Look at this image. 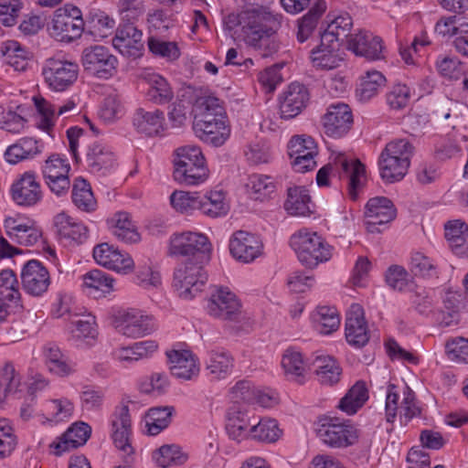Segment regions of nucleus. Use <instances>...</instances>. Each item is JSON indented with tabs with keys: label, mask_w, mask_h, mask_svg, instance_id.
Listing matches in <instances>:
<instances>
[{
	"label": "nucleus",
	"mask_w": 468,
	"mask_h": 468,
	"mask_svg": "<svg viewBox=\"0 0 468 468\" xmlns=\"http://www.w3.org/2000/svg\"><path fill=\"white\" fill-rule=\"evenodd\" d=\"M174 179L179 184L197 186L208 177V168L201 149L196 145H185L175 150Z\"/></svg>",
	"instance_id": "obj_1"
},
{
	"label": "nucleus",
	"mask_w": 468,
	"mask_h": 468,
	"mask_svg": "<svg viewBox=\"0 0 468 468\" xmlns=\"http://www.w3.org/2000/svg\"><path fill=\"white\" fill-rule=\"evenodd\" d=\"M414 153L413 145L406 139H397L387 144L378 158L382 180L391 184L406 176Z\"/></svg>",
	"instance_id": "obj_2"
},
{
	"label": "nucleus",
	"mask_w": 468,
	"mask_h": 468,
	"mask_svg": "<svg viewBox=\"0 0 468 468\" xmlns=\"http://www.w3.org/2000/svg\"><path fill=\"white\" fill-rule=\"evenodd\" d=\"M290 244L300 262L311 269L332 258L333 247L317 232L307 229L294 233L291 237Z\"/></svg>",
	"instance_id": "obj_3"
},
{
	"label": "nucleus",
	"mask_w": 468,
	"mask_h": 468,
	"mask_svg": "<svg viewBox=\"0 0 468 468\" xmlns=\"http://www.w3.org/2000/svg\"><path fill=\"white\" fill-rule=\"evenodd\" d=\"M83 30L82 14L77 6L65 5L54 12L50 34L58 41L70 43L80 38Z\"/></svg>",
	"instance_id": "obj_4"
},
{
	"label": "nucleus",
	"mask_w": 468,
	"mask_h": 468,
	"mask_svg": "<svg viewBox=\"0 0 468 468\" xmlns=\"http://www.w3.org/2000/svg\"><path fill=\"white\" fill-rule=\"evenodd\" d=\"M203 262L186 261L174 272L173 285L182 299L190 300L202 291L207 281V274L203 269Z\"/></svg>",
	"instance_id": "obj_5"
},
{
	"label": "nucleus",
	"mask_w": 468,
	"mask_h": 468,
	"mask_svg": "<svg viewBox=\"0 0 468 468\" xmlns=\"http://www.w3.org/2000/svg\"><path fill=\"white\" fill-rule=\"evenodd\" d=\"M42 76L44 82L51 90L62 92L78 80L79 66L69 60L51 58L44 63Z\"/></svg>",
	"instance_id": "obj_6"
},
{
	"label": "nucleus",
	"mask_w": 468,
	"mask_h": 468,
	"mask_svg": "<svg viewBox=\"0 0 468 468\" xmlns=\"http://www.w3.org/2000/svg\"><path fill=\"white\" fill-rule=\"evenodd\" d=\"M317 436L330 447L345 448L357 441L358 431L350 420L341 421L337 418H327L319 425Z\"/></svg>",
	"instance_id": "obj_7"
},
{
	"label": "nucleus",
	"mask_w": 468,
	"mask_h": 468,
	"mask_svg": "<svg viewBox=\"0 0 468 468\" xmlns=\"http://www.w3.org/2000/svg\"><path fill=\"white\" fill-rule=\"evenodd\" d=\"M81 61L84 70L99 79L107 80L117 72V58L104 46L95 45L85 48Z\"/></svg>",
	"instance_id": "obj_8"
},
{
	"label": "nucleus",
	"mask_w": 468,
	"mask_h": 468,
	"mask_svg": "<svg viewBox=\"0 0 468 468\" xmlns=\"http://www.w3.org/2000/svg\"><path fill=\"white\" fill-rule=\"evenodd\" d=\"M210 250L208 239L201 233L185 232L170 239L171 255L192 256L196 261L204 262L209 260Z\"/></svg>",
	"instance_id": "obj_9"
},
{
	"label": "nucleus",
	"mask_w": 468,
	"mask_h": 468,
	"mask_svg": "<svg viewBox=\"0 0 468 468\" xmlns=\"http://www.w3.org/2000/svg\"><path fill=\"white\" fill-rule=\"evenodd\" d=\"M114 326L120 334L133 338L149 335L155 329L153 317L135 309L119 312Z\"/></svg>",
	"instance_id": "obj_10"
},
{
	"label": "nucleus",
	"mask_w": 468,
	"mask_h": 468,
	"mask_svg": "<svg viewBox=\"0 0 468 468\" xmlns=\"http://www.w3.org/2000/svg\"><path fill=\"white\" fill-rule=\"evenodd\" d=\"M259 18L258 23L253 25V28L244 35L243 40L260 54L268 40H271L281 27L282 16L280 14H272L265 8Z\"/></svg>",
	"instance_id": "obj_11"
},
{
	"label": "nucleus",
	"mask_w": 468,
	"mask_h": 468,
	"mask_svg": "<svg viewBox=\"0 0 468 468\" xmlns=\"http://www.w3.org/2000/svg\"><path fill=\"white\" fill-rule=\"evenodd\" d=\"M210 315L223 320L239 322L242 318L241 305L236 295L228 288H218L207 303Z\"/></svg>",
	"instance_id": "obj_12"
},
{
	"label": "nucleus",
	"mask_w": 468,
	"mask_h": 468,
	"mask_svg": "<svg viewBox=\"0 0 468 468\" xmlns=\"http://www.w3.org/2000/svg\"><path fill=\"white\" fill-rule=\"evenodd\" d=\"M397 210L390 199L385 197L370 198L365 207V224L370 233L382 231L385 226L396 218Z\"/></svg>",
	"instance_id": "obj_13"
},
{
	"label": "nucleus",
	"mask_w": 468,
	"mask_h": 468,
	"mask_svg": "<svg viewBox=\"0 0 468 468\" xmlns=\"http://www.w3.org/2000/svg\"><path fill=\"white\" fill-rule=\"evenodd\" d=\"M10 193L13 201L25 207L36 206L43 198L40 183L30 171L25 172L14 181Z\"/></svg>",
	"instance_id": "obj_14"
},
{
	"label": "nucleus",
	"mask_w": 468,
	"mask_h": 468,
	"mask_svg": "<svg viewBox=\"0 0 468 468\" xmlns=\"http://www.w3.org/2000/svg\"><path fill=\"white\" fill-rule=\"evenodd\" d=\"M257 415L241 405L231 406L227 413L226 431L229 437L237 441L250 439Z\"/></svg>",
	"instance_id": "obj_15"
},
{
	"label": "nucleus",
	"mask_w": 468,
	"mask_h": 468,
	"mask_svg": "<svg viewBox=\"0 0 468 468\" xmlns=\"http://www.w3.org/2000/svg\"><path fill=\"white\" fill-rule=\"evenodd\" d=\"M353 123V115L349 106L343 102L331 104L322 117L324 132L333 138L346 135Z\"/></svg>",
	"instance_id": "obj_16"
},
{
	"label": "nucleus",
	"mask_w": 468,
	"mask_h": 468,
	"mask_svg": "<svg viewBox=\"0 0 468 468\" xmlns=\"http://www.w3.org/2000/svg\"><path fill=\"white\" fill-rule=\"evenodd\" d=\"M112 438L117 449L131 455L133 449L130 443L132 432L131 418L127 405L117 406L112 415Z\"/></svg>",
	"instance_id": "obj_17"
},
{
	"label": "nucleus",
	"mask_w": 468,
	"mask_h": 468,
	"mask_svg": "<svg viewBox=\"0 0 468 468\" xmlns=\"http://www.w3.org/2000/svg\"><path fill=\"white\" fill-rule=\"evenodd\" d=\"M364 314V309L358 303L352 304L346 312V338L348 344L355 347H362L369 340L367 324Z\"/></svg>",
	"instance_id": "obj_18"
},
{
	"label": "nucleus",
	"mask_w": 468,
	"mask_h": 468,
	"mask_svg": "<svg viewBox=\"0 0 468 468\" xmlns=\"http://www.w3.org/2000/svg\"><path fill=\"white\" fill-rule=\"evenodd\" d=\"M262 242L254 234L239 230L229 241V250L232 256L239 261L249 263L261 254Z\"/></svg>",
	"instance_id": "obj_19"
},
{
	"label": "nucleus",
	"mask_w": 468,
	"mask_h": 468,
	"mask_svg": "<svg viewBox=\"0 0 468 468\" xmlns=\"http://www.w3.org/2000/svg\"><path fill=\"white\" fill-rule=\"evenodd\" d=\"M309 101L307 88L300 83H292L280 95V112L282 119H292L299 115Z\"/></svg>",
	"instance_id": "obj_20"
},
{
	"label": "nucleus",
	"mask_w": 468,
	"mask_h": 468,
	"mask_svg": "<svg viewBox=\"0 0 468 468\" xmlns=\"http://www.w3.org/2000/svg\"><path fill=\"white\" fill-rule=\"evenodd\" d=\"M171 374L183 380H192L199 374L197 357L189 350H170L166 352Z\"/></svg>",
	"instance_id": "obj_21"
},
{
	"label": "nucleus",
	"mask_w": 468,
	"mask_h": 468,
	"mask_svg": "<svg viewBox=\"0 0 468 468\" xmlns=\"http://www.w3.org/2000/svg\"><path fill=\"white\" fill-rule=\"evenodd\" d=\"M23 287L31 295H41L49 285V274L42 263L31 260L26 263L21 272Z\"/></svg>",
	"instance_id": "obj_22"
},
{
	"label": "nucleus",
	"mask_w": 468,
	"mask_h": 468,
	"mask_svg": "<svg viewBox=\"0 0 468 468\" xmlns=\"http://www.w3.org/2000/svg\"><path fill=\"white\" fill-rule=\"evenodd\" d=\"M348 48L356 56H361L368 60H379L384 58V47L381 37L374 36L368 31H360L348 39Z\"/></svg>",
	"instance_id": "obj_23"
},
{
	"label": "nucleus",
	"mask_w": 468,
	"mask_h": 468,
	"mask_svg": "<svg viewBox=\"0 0 468 468\" xmlns=\"http://www.w3.org/2000/svg\"><path fill=\"white\" fill-rule=\"evenodd\" d=\"M90 433V425L85 422H76L58 438V441H53L50 447L55 450V455L59 456L65 452L84 445Z\"/></svg>",
	"instance_id": "obj_24"
},
{
	"label": "nucleus",
	"mask_w": 468,
	"mask_h": 468,
	"mask_svg": "<svg viewBox=\"0 0 468 468\" xmlns=\"http://www.w3.org/2000/svg\"><path fill=\"white\" fill-rule=\"evenodd\" d=\"M335 165H339L348 177L347 191L352 200H356L358 192L366 179V167L359 160H348L345 154H340L335 158Z\"/></svg>",
	"instance_id": "obj_25"
},
{
	"label": "nucleus",
	"mask_w": 468,
	"mask_h": 468,
	"mask_svg": "<svg viewBox=\"0 0 468 468\" xmlns=\"http://www.w3.org/2000/svg\"><path fill=\"white\" fill-rule=\"evenodd\" d=\"M133 125L136 131L146 136L160 135L165 127V115L161 110L145 111L139 108L133 117Z\"/></svg>",
	"instance_id": "obj_26"
},
{
	"label": "nucleus",
	"mask_w": 468,
	"mask_h": 468,
	"mask_svg": "<svg viewBox=\"0 0 468 468\" xmlns=\"http://www.w3.org/2000/svg\"><path fill=\"white\" fill-rule=\"evenodd\" d=\"M85 162L90 172L104 175L114 166L115 156L106 145L94 143L87 150Z\"/></svg>",
	"instance_id": "obj_27"
},
{
	"label": "nucleus",
	"mask_w": 468,
	"mask_h": 468,
	"mask_svg": "<svg viewBox=\"0 0 468 468\" xmlns=\"http://www.w3.org/2000/svg\"><path fill=\"white\" fill-rule=\"evenodd\" d=\"M265 8L247 9L239 14H229L224 20V29L231 36L240 32V37L244 39V35H247L250 30L253 28V25L257 24L259 17Z\"/></svg>",
	"instance_id": "obj_28"
},
{
	"label": "nucleus",
	"mask_w": 468,
	"mask_h": 468,
	"mask_svg": "<svg viewBox=\"0 0 468 468\" xmlns=\"http://www.w3.org/2000/svg\"><path fill=\"white\" fill-rule=\"evenodd\" d=\"M142 77L149 85L147 90L149 101L156 104H165L173 100V89L163 76L155 72L145 71L143 73Z\"/></svg>",
	"instance_id": "obj_29"
},
{
	"label": "nucleus",
	"mask_w": 468,
	"mask_h": 468,
	"mask_svg": "<svg viewBox=\"0 0 468 468\" xmlns=\"http://www.w3.org/2000/svg\"><path fill=\"white\" fill-rule=\"evenodd\" d=\"M206 370L216 379H224L230 375L233 357L224 349L210 350L205 361Z\"/></svg>",
	"instance_id": "obj_30"
},
{
	"label": "nucleus",
	"mask_w": 468,
	"mask_h": 468,
	"mask_svg": "<svg viewBox=\"0 0 468 468\" xmlns=\"http://www.w3.org/2000/svg\"><path fill=\"white\" fill-rule=\"evenodd\" d=\"M54 227L61 239H70L77 243H82L88 238V229L84 225L62 212L54 218Z\"/></svg>",
	"instance_id": "obj_31"
},
{
	"label": "nucleus",
	"mask_w": 468,
	"mask_h": 468,
	"mask_svg": "<svg viewBox=\"0 0 468 468\" xmlns=\"http://www.w3.org/2000/svg\"><path fill=\"white\" fill-rule=\"evenodd\" d=\"M311 197L304 186H292L287 189L284 209L292 216H310Z\"/></svg>",
	"instance_id": "obj_32"
},
{
	"label": "nucleus",
	"mask_w": 468,
	"mask_h": 468,
	"mask_svg": "<svg viewBox=\"0 0 468 468\" xmlns=\"http://www.w3.org/2000/svg\"><path fill=\"white\" fill-rule=\"evenodd\" d=\"M325 10V1L316 0L307 14L298 20L297 39L299 42L303 43L308 39L315 29L319 19Z\"/></svg>",
	"instance_id": "obj_33"
},
{
	"label": "nucleus",
	"mask_w": 468,
	"mask_h": 468,
	"mask_svg": "<svg viewBox=\"0 0 468 468\" xmlns=\"http://www.w3.org/2000/svg\"><path fill=\"white\" fill-rule=\"evenodd\" d=\"M114 280L101 270H91L83 275V285L89 289V293H99L95 297L106 296L113 291Z\"/></svg>",
	"instance_id": "obj_34"
},
{
	"label": "nucleus",
	"mask_w": 468,
	"mask_h": 468,
	"mask_svg": "<svg viewBox=\"0 0 468 468\" xmlns=\"http://www.w3.org/2000/svg\"><path fill=\"white\" fill-rule=\"evenodd\" d=\"M39 153L37 141L26 137L10 145L5 153V158L9 164H17L24 159L32 158Z\"/></svg>",
	"instance_id": "obj_35"
},
{
	"label": "nucleus",
	"mask_w": 468,
	"mask_h": 468,
	"mask_svg": "<svg viewBox=\"0 0 468 468\" xmlns=\"http://www.w3.org/2000/svg\"><path fill=\"white\" fill-rule=\"evenodd\" d=\"M174 407H155L150 409L145 415V427L149 435H157L168 427L171 422Z\"/></svg>",
	"instance_id": "obj_36"
},
{
	"label": "nucleus",
	"mask_w": 468,
	"mask_h": 468,
	"mask_svg": "<svg viewBox=\"0 0 468 468\" xmlns=\"http://www.w3.org/2000/svg\"><path fill=\"white\" fill-rule=\"evenodd\" d=\"M72 201L74 205L85 212H92L96 209L97 202L91 191L90 184L83 178H76L72 186Z\"/></svg>",
	"instance_id": "obj_37"
},
{
	"label": "nucleus",
	"mask_w": 468,
	"mask_h": 468,
	"mask_svg": "<svg viewBox=\"0 0 468 468\" xmlns=\"http://www.w3.org/2000/svg\"><path fill=\"white\" fill-rule=\"evenodd\" d=\"M208 102L210 105L207 104V107H210L214 113L197 112L195 116L194 130H200L204 127L206 131V128H214L217 125L227 123V116L219 100H208Z\"/></svg>",
	"instance_id": "obj_38"
},
{
	"label": "nucleus",
	"mask_w": 468,
	"mask_h": 468,
	"mask_svg": "<svg viewBox=\"0 0 468 468\" xmlns=\"http://www.w3.org/2000/svg\"><path fill=\"white\" fill-rule=\"evenodd\" d=\"M365 382L357 381L339 401L338 408L348 415L355 414L367 400Z\"/></svg>",
	"instance_id": "obj_39"
},
{
	"label": "nucleus",
	"mask_w": 468,
	"mask_h": 468,
	"mask_svg": "<svg viewBox=\"0 0 468 468\" xmlns=\"http://www.w3.org/2000/svg\"><path fill=\"white\" fill-rule=\"evenodd\" d=\"M18 286V281L12 270L5 269L0 271V301L13 304L15 308L19 307Z\"/></svg>",
	"instance_id": "obj_40"
},
{
	"label": "nucleus",
	"mask_w": 468,
	"mask_h": 468,
	"mask_svg": "<svg viewBox=\"0 0 468 468\" xmlns=\"http://www.w3.org/2000/svg\"><path fill=\"white\" fill-rule=\"evenodd\" d=\"M112 233L118 239L126 243H134L140 239L130 215L126 212H118L112 219Z\"/></svg>",
	"instance_id": "obj_41"
},
{
	"label": "nucleus",
	"mask_w": 468,
	"mask_h": 468,
	"mask_svg": "<svg viewBox=\"0 0 468 468\" xmlns=\"http://www.w3.org/2000/svg\"><path fill=\"white\" fill-rule=\"evenodd\" d=\"M199 201L198 210L206 216L218 218L228 213L229 207L224 202V194L221 191H211L203 196L200 195Z\"/></svg>",
	"instance_id": "obj_42"
},
{
	"label": "nucleus",
	"mask_w": 468,
	"mask_h": 468,
	"mask_svg": "<svg viewBox=\"0 0 468 468\" xmlns=\"http://www.w3.org/2000/svg\"><path fill=\"white\" fill-rule=\"evenodd\" d=\"M386 79L384 75L377 70L367 71L360 79L356 93L360 101H368L374 97L378 90L384 86Z\"/></svg>",
	"instance_id": "obj_43"
},
{
	"label": "nucleus",
	"mask_w": 468,
	"mask_h": 468,
	"mask_svg": "<svg viewBox=\"0 0 468 468\" xmlns=\"http://www.w3.org/2000/svg\"><path fill=\"white\" fill-rule=\"evenodd\" d=\"M250 437V440L262 441V442H274L276 441L281 434L282 431L278 427V423L275 420L268 418L257 417V420Z\"/></svg>",
	"instance_id": "obj_44"
},
{
	"label": "nucleus",
	"mask_w": 468,
	"mask_h": 468,
	"mask_svg": "<svg viewBox=\"0 0 468 468\" xmlns=\"http://www.w3.org/2000/svg\"><path fill=\"white\" fill-rule=\"evenodd\" d=\"M1 51L6 63L14 67L16 70L25 69L29 52L20 43L16 40H7L3 43Z\"/></svg>",
	"instance_id": "obj_45"
},
{
	"label": "nucleus",
	"mask_w": 468,
	"mask_h": 468,
	"mask_svg": "<svg viewBox=\"0 0 468 468\" xmlns=\"http://www.w3.org/2000/svg\"><path fill=\"white\" fill-rule=\"evenodd\" d=\"M316 362L318 365L315 371L321 384L332 386L339 381L342 368L335 358L317 357Z\"/></svg>",
	"instance_id": "obj_46"
},
{
	"label": "nucleus",
	"mask_w": 468,
	"mask_h": 468,
	"mask_svg": "<svg viewBox=\"0 0 468 468\" xmlns=\"http://www.w3.org/2000/svg\"><path fill=\"white\" fill-rule=\"evenodd\" d=\"M136 22H122L117 29L116 36L112 39L114 48L122 52V48H130L140 43L142 32L135 27Z\"/></svg>",
	"instance_id": "obj_47"
},
{
	"label": "nucleus",
	"mask_w": 468,
	"mask_h": 468,
	"mask_svg": "<svg viewBox=\"0 0 468 468\" xmlns=\"http://www.w3.org/2000/svg\"><path fill=\"white\" fill-rule=\"evenodd\" d=\"M316 330L322 335H329L338 329L340 318L335 308L319 307L314 316Z\"/></svg>",
	"instance_id": "obj_48"
},
{
	"label": "nucleus",
	"mask_w": 468,
	"mask_h": 468,
	"mask_svg": "<svg viewBox=\"0 0 468 468\" xmlns=\"http://www.w3.org/2000/svg\"><path fill=\"white\" fill-rule=\"evenodd\" d=\"M385 280L391 289L399 292L411 291L415 287L410 273L399 265H391L386 271Z\"/></svg>",
	"instance_id": "obj_49"
},
{
	"label": "nucleus",
	"mask_w": 468,
	"mask_h": 468,
	"mask_svg": "<svg viewBox=\"0 0 468 468\" xmlns=\"http://www.w3.org/2000/svg\"><path fill=\"white\" fill-rule=\"evenodd\" d=\"M147 46L154 56L163 58L166 61L177 60L181 55L176 42L165 41L154 36L148 37Z\"/></svg>",
	"instance_id": "obj_50"
},
{
	"label": "nucleus",
	"mask_w": 468,
	"mask_h": 468,
	"mask_svg": "<svg viewBox=\"0 0 468 468\" xmlns=\"http://www.w3.org/2000/svg\"><path fill=\"white\" fill-rule=\"evenodd\" d=\"M199 197L200 194L197 192L176 190L171 194L170 201L176 211L192 214L200 206Z\"/></svg>",
	"instance_id": "obj_51"
},
{
	"label": "nucleus",
	"mask_w": 468,
	"mask_h": 468,
	"mask_svg": "<svg viewBox=\"0 0 468 468\" xmlns=\"http://www.w3.org/2000/svg\"><path fill=\"white\" fill-rule=\"evenodd\" d=\"M19 378L16 375L15 368L12 365L6 364L0 370V400L5 399L8 396H15L21 391Z\"/></svg>",
	"instance_id": "obj_52"
},
{
	"label": "nucleus",
	"mask_w": 468,
	"mask_h": 468,
	"mask_svg": "<svg viewBox=\"0 0 468 468\" xmlns=\"http://www.w3.org/2000/svg\"><path fill=\"white\" fill-rule=\"evenodd\" d=\"M70 324L73 325V328H70V332L74 338L82 339L95 337V317L93 315H79L75 314H73V319H70Z\"/></svg>",
	"instance_id": "obj_53"
},
{
	"label": "nucleus",
	"mask_w": 468,
	"mask_h": 468,
	"mask_svg": "<svg viewBox=\"0 0 468 468\" xmlns=\"http://www.w3.org/2000/svg\"><path fill=\"white\" fill-rule=\"evenodd\" d=\"M195 132L202 142L215 147L223 145L230 134V129L227 123L217 125L214 128H206V131L202 127V129L195 130Z\"/></svg>",
	"instance_id": "obj_54"
},
{
	"label": "nucleus",
	"mask_w": 468,
	"mask_h": 468,
	"mask_svg": "<svg viewBox=\"0 0 468 468\" xmlns=\"http://www.w3.org/2000/svg\"><path fill=\"white\" fill-rule=\"evenodd\" d=\"M288 154L290 158H294L298 155H316L317 146L311 136L304 134L296 135L288 144Z\"/></svg>",
	"instance_id": "obj_55"
},
{
	"label": "nucleus",
	"mask_w": 468,
	"mask_h": 468,
	"mask_svg": "<svg viewBox=\"0 0 468 468\" xmlns=\"http://www.w3.org/2000/svg\"><path fill=\"white\" fill-rule=\"evenodd\" d=\"M117 9L121 21L130 23L137 22L145 12L143 0H119Z\"/></svg>",
	"instance_id": "obj_56"
},
{
	"label": "nucleus",
	"mask_w": 468,
	"mask_h": 468,
	"mask_svg": "<svg viewBox=\"0 0 468 468\" xmlns=\"http://www.w3.org/2000/svg\"><path fill=\"white\" fill-rule=\"evenodd\" d=\"M411 271L416 276L423 278L438 277V265L431 258L421 254L416 253L411 258Z\"/></svg>",
	"instance_id": "obj_57"
},
{
	"label": "nucleus",
	"mask_w": 468,
	"mask_h": 468,
	"mask_svg": "<svg viewBox=\"0 0 468 468\" xmlns=\"http://www.w3.org/2000/svg\"><path fill=\"white\" fill-rule=\"evenodd\" d=\"M40 237L41 231L35 222L27 220L23 222L10 239L22 246H32L37 242Z\"/></svg>",
	"instance_id": "obj_58"
},
{
	"label": "nucleus",
	"mask_w": 468,
	"mask_h": 468,
	"mask_svg": "<svg viewBox=\"0 0 468 468\" xmlns=\"http://www.w3.org/2000/svg\"><path fill=\"white\" fill-rule=\"evenodd\" d=\"M282 365L285 374L292 378L303 377L305 365L300 352L288 349L282 356Z\"/></svg>",
	"instance_id": "obj_59"
},
{
	"label": "nucleus",
	"mask_w": 468,
	"mask_h": 468,
	"mask_svg": "<svg viewBox=\"0 0 468 468\" xmlns=\"http://www.w3.org/2000/svg\"><path fill=\"white\" fill-rule=\"evenodd\" d=\"M70 165L67 160L60 158L58 154H52L46 161L42 167L44 179L69 176Z\"/></svg>",
	"instance_id": "obj_60"
},
{
	"label": "nucleus",
	"mask_w": 468,
	"mask_h": 468,
	"mask_svg": "<svg viewBox=\"0 0 468 468\" xmlns=\"http://www.w3.org/2000/svg\"><path fill=\"white\" fill-rule=\"evenodd\" d=\"M250 186L252 192L256 195V199H263L276 189L274 179L271 176L263 175L251 176Z\"/></svg>",
	"instance_id": "obj_61"
},
{
	"label": "nucleus",
	"mask_w": 468,
	"mask_h": 468,
	"mask_svg": "<svg viewBox=\"0 0 468 468\" xmlns=\"http://www.w3.org/2000/svg\"><path fill=\"white\" fill-rule=\"evenodd\" d=\"M338 50L314 48L311 52L314 65L323 69H332L339 66Z\"/></svg>",
	"instance_id": "obj_62"
},
{
	"label": "nucleus",
	"mask_w": 468,
	"mask_h": 468,
	"mask_svg": "<svg viewBox=\"0 0 468 468\" xmlns=\"http://www.w3.org/2000/svg\"><path fill=\"white\" fill-rule=\"evenodd\" d=\"M436 64L440 73L448 79L459 80L465 74L463 64L456 58L444 57Z\"/></svg>",
	"instance_id": "obj_63"
},
{
	"label": "nucleus",
	"mask_w": 468,
	"mask_h": 468,
	"mask_svg": "<svg viewBox=\"0 0 468 468\" xmlns=\"http://www.w3.org/2000/svg\"><path fill=\"white\" fill-rule=\"evenodd\" d=\"M386 99L388 105L391 109H404L410 102V88L404 84H397L387 93Z\"/></svg>",
	"instance_id": "obj_64"
}]
</instances>
